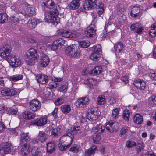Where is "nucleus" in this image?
Listing matches in <instances>:
<instances>
[{"label": "nucleus", "instance_id": "f257e3e1", "mask_svg": "<svg viewBox=\"0 0 156 156\" xmlns=\"http://www.w3.org/2000/svg\"><path fill=\"white\" fill-rule=\"evenodd\" d=\"M11 47L9 45H5L0 49V56L5 58L13 67H17L21 64V62L19 58L11 54Z\"/></svg>", "mask_w": 156, "mask_h": 156}, {"label": "nucleus", "instance_id": "f03ea898", "mask_svg": "<svg viewBox=\"0 0 156 156\" xmlns=\"http://www.w3.org/2000/svg\"><path fill=\"white\" fill-rule=\"evenodd\" d=\"M83 129L80 128L79 126H74L71 127L66 132V133L62 136H67L70 137L71 139V142L69 144L66 145L59 144V149L61 151H65L68 149L70 147L71 142L73 141V139L74 138V134H82L83 135Z\"/></svg>", "mask_w": 156, "mask_h": 156}, {"label": "nucleus", "instance_id": "7ed1b4c3", "mask_svg": "<svg viewBox=\"0 0 156 156\" xmlns=\"http://www.w3.org/2000/svg\"><path fill=\"white\" fill-rule=\"evenodd\" d=\"M59 6H57L52 11L46 12L45 14V22L49 23H51L55 24V23L58 24L57 21V17L59 13L60 10Z\"/></svg>", "mask_w": 156, "mask_h": 156}, {"label": "nucleus", "instance_id": "20e7f679", "mask_svg": "<svg viewBox=\"0 0 156 156\" xmlns=\"http://www.w3.org/2000/svg\"><path fill=\"white\" fill-rule=\"evenodd\" d=\"M66 54L72 57H78L80 55V50L77 44H73L68 46L65 50Z\"/></svg>", "mask_w": 156, "mask_h": 156}, {"label": "nucleus", "instance_id": "39448f33", "mask_svg": "<svg viewBox=\"0 0 156 156\" xmlns=\"http://www.w3.org/2000/svg\"><path fill=\"white\" fill-rule=\"evenodd\" d=\"M27 55L28 60L26 61L28 64L30 66L34 65L35 60L39 57L37 51L33 48H30L27 51Z\"/></svg>", "mask_w": 156, "mask_h": 156}, {"label": "nucleus", "instance_id": "423d86ee", "mask_svg": "<svg viewBox=\"0 0 156 156\" xmlns=\"http://www.w3.org/2000/svg\"><path fill=\"white\" fill-rule=\"evenodd\" d=\"M100 114V111L97 108H92L88 110L86 118L90 121H95L97 119Z\"/></svg>", "mask_w": 156, "mask_h": 156}, {"label": "nucleus", "instance_id": "0eeeda50", "mask_svg": "<svg viewBox=\"0 0 156 156\" xmlns=\"http://www.w3.org/2000/svg\"><path fill=\"white\" fill-rule=\"evenodd\" d=\"M94 50L91 54L90 58L94 61L97 60L101 56L100 53L101 52V46L100 45L95 46Z\"/></svg>", "mask_w": 156, "mask_h": 156}, {"label": "nucleus", "instance_id": "6e6552de", "mask_svg": "<svg viewBox=\"0 0 156 156\" xmlns=\"http://www.w3.org/2000/svg\"><path fill=\"white\" fill-rule=\"evenodd\" d=\"M48 137V135L43 131H40L36 139L33 140L32 142L34 144H37L39 142H44Z\"/></svg>", "mask_w": 156, "mask_h": 156}, {"label": "nucleus", "instance_id": "1a4fd4ad", "mask_svg": "<svg viewBox=\"0 0 156 156\" xmlns=\"http://www.w3.org/2000/svg\"><path fill=\"white\" fill-rule=\"evenodd\" d=\"M96 26L94 24V21L92 22L89 27H87V30L85 31L86 36L87 37H93L96 34Z\"/></svg>", "mask_w": 156, "mask_h": 156}, {"label": "nucleus", "instance_id": "9d476101", "mask_svg": "<svg viewBox=\"0 0 156 156\" xmlns=\"http://www.w3.org/2000/svg\"><path fill=\"white\" fill-rule=\"evenodd\" d=\"M106 129L112 133H115L117 132L119 129L118 124L115 122L109 121V123L106 125Z\"/></svg>", "mask_w": 156, "mask_h": 156}, {"label": "nucleus", "instance_id": "9b49d317", "mask_svg": "<svg viewBox=\"0 0 156 156\" xmlns=\"http://www.w3.org/2000/svg\"><path fill=\"white\" fill-rule=\"evenodd\" d=\"M12 146L8 143L2 144L0 146V153L3 154L11 152L12 149Z\"/></svg>", "mask_w": 156, "mask_h": 156}, {"label": "nucleus", "instance_id": "f8f14e48", "mask_svg": "<svg viewBox=\"0 0 156 156\" xmlns=\"http://www.w3.org/2000/svg\"><path fill=\"white\" fill-rule=\"evenodd\" d=\"M89 99L87 97H82L80 98L76 102V106L79 108H83L89 103Z\"/></svg>", "mask_w": 156, "mask_h": 156}, {"label": "nucleus", "instance_id": "ddd939ff", "mask_svg": "<svg viewBox=\"0 0 156 156\" xmlns=\"http://www.w3.org/2000/svg\"><path fill=\"white\" fill-rule=\"evenodd\" d=\"M30 108L33 111L39 110L41 107L39 101L37 99H34L30 102Z\"/></svg>", "mask_w": 156, "mask_h": 156}, {"label": "nucleus", "instance_id": "4468645a", "mask_svg": "<svg viewBox=\"0 0 156 156\" xmlns=\"http://www.w3.org/2000/svg\"><path fill=\"white\" fill-rule=\"evenodd\" d=\"M16 90L13 89L6 88H3L1 91V94L3 96H12L16 94Z\"/></svg>", "mask_w": 156, "mask_h": 156}, {"label": "nucleus", "instance_id": "2eb2a0df", "mask_svg": "<svg viewBox=\"0 0 156 156\" xmlns=\"http://www.w3.org/2000/svg\"><path fill=\"white\" fill-rule=\"evenodd\" d=\"M96 6V0H88L87 2L84 3L83 8L85 10L93 9Z\"/></svg>", "mask_w": 156, "mask_h": 156}, {"label": "nucleus", "instance_id": "dca6fc26", "mask_svg": "<svg viewBox=\"0 0 156 156\" xmlns=\"http://www.w3.org/2000/svg\"><path fill=\"white\" fill-rule=\"evenodd\" d=\"M64 43V41L62 39L60 38L56 40L53 42L51 46V48L53 50L55 51L58 48H61L63 45Z\"/></svg>", "mask_w": 156, "mask_h": 156}, {"label": "nucleus", "instance_id": "f3484780", "mask_svg": "<svg viewBox=\"0 0 156 156\" xmlns=\"http://www.w3.org/2000/svg\"><path fill=\"white\" fill-rule=\"evenodd\" d=\"M133 84L139 90H143L146 86V83L140 79L134 81Z\"/></svg>", "mask_w": 156, "mask_h": 156}, {"label": "nucleus", "instance_id": "a211bd4d", "mask_svg": "<svg viewBox=\"0 0 156 156\" xmlns=\"http://www.w3.org/2000/svg\"><path fill=\"white\" fill-rule=\"evenodd\" d=\"M36 78L37 82L42 84L47 83L48 81L47 76L43 74H38Z\"/></svg>", "mask_w": 156, "mask_h": 156}, {"label": "nucleus", "instance_id": "6ab92c4d", "mask_svg": "<svg viewBox=\"0 0 156 156\" xmlns=\"http://www.w3.org/2000/svg\"><path fill=\"white\" fill-rule=\"evenodd\" d=\"M47 122V119L44 117H42L39 119H37L32 122V124L37 126L45 125Z\"/></svg>", "mask_w": 156, "mask_h": 156}, {"label": "nucleus", "instance_id": "aec40b11", "mask_svg": "<svg viewBox=\"0 0 156 156\" xmlns=\"http://www.w3.org/2000/svg\"><path fill=\"white\" fill-rule=\"evenodd\" d=\"M50 62L49 58L46 55H43L41 56V59L40 61L41 66L42 67H45L48 65Z\"/></svg>", "mask_w": 156, "mask_h": 156}, {"label": "nucleus", "instance_id": "412c9836", "mask_svg": "<svg viewBox=\"0 0 156 156\" xmlns=\"http://www.w3.org/2000/svg\"><path fill=\"white\" fill-rule=\"evenodd\" d=\"M35 8L32 5H29L26 9L24 15L26 16H31L35 14Z\"/></svg>", "mask_w": 156, "mask_h": 156}, {"label": "nucleus", "instance_id": "4be33fe9", "mask_svg": "<svg viewBox=\"0 0 156 156\" xmlns=\"http://www.w3.org/2000/svg\"><path fill=\"white\" fill-rule=\"evenodd\" d=\"M20 144H28V143L30 140V138L28 135L24 133H22L21 134Z\"/></svg>", "mask_w": 156, "mask_h": 156}, {"label": "nucleus", "instance_id": "5701e85b", "mask_svg": "<svg viewBox=\"0 0 156 156\" xmlns=\"http://www.w3.org/2000/svg\"><path fill=\"white\" fill-rule=\"evenodd\" d=\"M40 23L39 20L34 18L29 20L27 22V25L30 28L33 29L35 27L38 23Z\"/></svg>", "mask_w": 156, "mask_h": 156}, {"label": "nucleus", "instance_id": "b1692460", "mask_svg": "<svg viewBox=\"0 0 156 156\" xmlns=\"http://www.w3.org/2000/svg\"><path fill=\"white\" fill-rule=\"evenodd\" d=\"M140 11V7L136 6H134L131 9L130 15L133 17L136 18L138 16Z\"/></svg>", "mask_w": 156, "mask_h": 156}, {"label": "nucleus", "instance_id": "393cba45", "mask_svg": "<svg viewBox=\"0 0 156 156\" xmlns=\"http://www.w3.org/2000/svg\"><path fill=\"white\" fill-rule=\"evenodd\" d=\"M58 2V0H48L45 2L44 4L47 8L52 9L57 4Z\"/></svg>", "mask_w": 156, "mask_h": 156}, {"label": "nucleus", "instance_id": "a878e982", "mask_svg": "<svg viewBox=\"0 0 156 156\" xmlns=\"http://www.w3.org/2000/svg\"><path fill=\"white\" fill-rule=\"evenodd\" d=\"M105 129V127L101 124L97 125L94 128V130L95 134H100L102 133Z\"/></svg>", "mask_w": 156, "mask_h": 156}, {"label": "nucleus", "instance_id": "bb28decb", "mask_svg": "<svg viewBox=\"0 0 156 156\" xmlns=\"http://www.w3.org/2000/svg\"><path fill=\"white\" fill-rule=\"evenodd\" d=\"M55 149V144L54 143H49L47 144V152L49 154L53 153Z\"/></svg>", "mask_w": 156, "mask_h": 156}, {"label": "nucleus", "instance_id": "cd10ccee", "mask_svg": "<svg viewBox=\"0 0 156 156\" xmlns=\"http://www.w3.org/2000/svg\"><path fill=\"white\" fill-rule=\"evenodd\" d=\"M22 115L23 118L27 119H31L34 118L35 117L34 113L28 111H25L23 112Z\"/></svg>", "mask_w": 156, "mask_h": 156}, {"label": "nucleus", "instance_id": "c85d7f7f", "mask_svg": "<svg viewBox=\"0 0 156 156\" xmlns=\"http://www.w3.org/2000/svg\"><path fill=\"white\" fill-rule=\"evenodd\" d=\"M97 147L95 146H93L85 152V156H94L96 151Z\"/></svg>", "mask_w": 156, "mask_h": 156}, {"label": "nucleus", "instance_id": "c756f323", "mask_svg": "<svg viewBox=\"0 0 156 156\" xmlns=\"http://www.w3.org/2000/svg\"><path fill=\"white\" fill-rule=\"evenodd\" d=\"M143 116L139 114H136L133 117V122L137 124H141L143 121Z\"/></svg>", "mask_w": 156, "mask_h": 156}, {"label": "nucleus", "instance_id": "7c9ffc66", "mask_svg": "<svg viewBox=\"0 0 156 156\" xmlns=\"http://www.w3.org/2000/svg\"><path fill=\"white\" fill-rule=\"evenodd\" d=\"M23 77V75L21 74H17L10 76L9 79L11 81L15 82L22 80Z\"/></svg>", "mask_w": 156, "mask_h": 156}, {"label": "nucleus", "instance_id": "2f4dec72", "mask_svg": "<svg viewBox=\"0 0 156 156\" xmlns=\"http://www.w3.org/2000/svg\"><path fill=\"white\" fill-rule=\"evenodd\" d=\"M102 72L101 67L99 66H96L90 72V74L92 76L98 75Z\"/></svg>", "mask_w": 156, "mask_h": 156}, {"label": "nucleus", "instance_id": "473e14b6", "mask_svg": "<svg viewBox=\"0 0 156 156\" xmlns=\"http://www.w3.org/2000/svg\"><path fill=\"white\" fill-rule=\"evenodd\" d=\"M114 48L115 50L116 51V56L119 57V58H120V57L119 56V55H117V53L120 52L123 49V44L120 42H118L114 45Z\"/></svg>", "mask_w": 156, "mask_h": 156}, {"label": "nucleus", "instance_id": "72a5a7b5", "mask_svg": "<svg viewBox=\"0 0 156 156\" xmlns=\"http://www.w3.org/2000/svg\"><path fill=\"white\" fill-rule=\"evenodd\" d=\"M79 0H72L70 4V7L72 9H76L79 7L80 5Z\"/></svg>", "mask_w": 156, "mask_h": 156}, {"label": "nucleus", "instance_id": "f704fd0d", "mask_svg": "<svg viewBox=\"0 0 156 156\" xmlns=\"http://www.w3.org/2000/svg\"><path fill=\"white\" fill-rule=\"evenodd\" d=\"M149 36L152 38H154L156 35V23L151 25V29L149 30Z\"/></svg>", "mask_w": 156, "mask_h": 156}, {"label": "nucleus", "instance_id": "c9c22d12", "mask_svg": "<svg viewBox=\"0 0 156 156\" xmlns=\"http://www.w3.org/2000/svg\"><path fill=\"white\" fill-rule=\"evenodd\" d=\"M19 18L18 15L14 14L11 16L9 18V22L12 24H16L19 23Z\"/></svg>", "mask_w": 156, "mask_h": 156}, {"label": "nucleus", "instance_id": "e433bc0d", "mask_svg": "<svg viewBox=\"0 0 156 156\" xmlns=\"http://www.w3.org/2000/svg\"><path fill=\"white\" fill-rule=\"evenodd\" d=\"M60 109L62 112L65 114L69 113L71 110L70 105H62Z\"/></svg>", "mask_w": 156, "mask_h": 156}, {"label": "nucleus", "instance_id": "4c0bfd02", "mask_svg": "<svg viewBox=\"0 0 156 156\" xmlns=\"http://www.w3.org/2000/svg\"><path fill=\"white\" fill-rule=\"evenodd\" d=\"M21 151L22 154L25 155H26L27 153L30 151V147L28 144H22L21 145Z\"/></svg>", "mask_w": 156, "mask_h": 156}, {"label": "nucleus", "instance_id": "58836bf2", "mask_svg": "<svg viewBox=\"0 0 156 156\" xmlns=\"http://www.w3.org/2000/svg\"><path fill=\"white\" fill-rule=\"evenodd\" d=\"M119 111L120 109L119 108H115L113 110L112 114V117L114 119L116 120L118 119Z\"/></svg>", "mask_w": 156, "mask_h": 156}, {"label": "nucleus", "instance_id": "ea45409f", "mask_svg": "<svg viewBox=\"0 0 156 156\" xmlns=\"http://www.w3.org/2000/svg\"><path fill=\"white\" fill-rule=\"evenodd\" d=\"M61 129L59 128H55L51 133V135L53 136V137L59 136L61 133Z\"/></svg>", "mask_w": 156, "mask_h": 156}, {"label": "nucleus", "instance_id": "a19ab883", "mask_svg": "<svg viewBox=\"0 0 156 156\" xmlns=\"http://www.w3.org/2000/svg\"><path fill=\"white\" fill-rule=\"evenodd\" d=\"M8 20L7 15L5 13L0 14V23H3Z\"/></svg>", "mask_w": 156, "mask_h": 156}, {"label": "nucleus", "instance_id": "79ce46f5", "mask_svg": "<svg viewBox=\"0 0 156 156\" xmlns=\"http://www.w3.org/2000/svg\"><path fill=\"white\" fill-rule=\"evenodd\" d=\"M130 111L128 110L123 111L122 115L123 119L126 121H129V117L130 115Z\"/></svg>", "mask_w": 156, "mask_h": 156}, {"label": "nucleus", "instance_id": "37998d69", "mask_svg": "<svg viewBox=\"0 0 156 156\" xmlns=\"http://www.w3.org/2000/svg\"><path fill=\"white\" fill-rule=\"evenodd\" d=\"M96 82V80L93 78L87 79L86 80H85V84L88 85L89 87L91 85H95V82Z\"/></svg>", "mask_w": 156, "mask_h": 156}, {"label": "nucleus", "instance_id": "c03bdc74", "mask_svg": "<svg viewBox=\"0 0 156 156\" xmlns=\"http://www.w3.org/2000/svg\"><path fill=\"white\" fill-rule=\"evenodd\" d=\"M98 8L97 9V12L99 14H101L104 11V5L102 2L98 6Z\"/></svg>", "mask_w": 156, "mask_h": 156}, {"label": "nucleus", "instance_id": "a18cd8bd", "mask_svg": "<svg viewBox=\"0 0 156 156\" xmlns=\"http://www.w3.org/2000/svg\"><path fill=\"white\" fill-rule=\"evenodd\" d=\"M79 46L80 47L83 48H87L90 44L88 41H82L79 42Z\"/></svg>", "mask_w": 156, "mask_h": 156}, {"label": "nucleus", "instance_id": "49530a36", "mask_svg": "<svg viewBox=\"0 0 156 156\" xmlns=\"http://www.w3.org/2000/svg\"><path fill=\"white\" fill-rule=\"evenodd\" d=\"M92 139L94 144H98L99 143V142L101 140V136L99 134H95V135H94V136Z\"/></svg>", "mask_w": 156, "mask_h": 156}, {"label": "nucleus", "instance_id": "de8ad7c7", "mask_svg": "<svg viewBox=\"0 0 156 156\" xmlns=\"http://www.w3.org/2000/svg\"><path fill=\"white\" fill-rule=\"evenodd\" d=\"M126 145L128 148H132L136 145V143L131 141H127L126 143Z\"/></svg>", "mask_w": 156, "mask_h": 156}, {"label": "nucleus", "instance_id": "09e8293b", "mask_svg": "<svg viewBox=\"0 0 156 156\" xmlns=\"http://www.w3.org/2000/svg\"><path fill=\"white\" fill-rule=\"evenodd\" d=\"M144 148V143L142 142H140L137 144L136 148L138 153L141 152L143 150Z\"/></svg>", "mask_w": 156, "mask_h": 156}, {"label": "nucleus", "instance_id": "8fccbe9b", "mask_svg": "<svg viewBox=\"0 0 156 156\" xmlns=\"http://www.w3.org/2000/svg\"><path fill=\"white\" fill-rule=\"evenodd\" d=\"M6 112L10 115H15L16 114L17 111L15 109L7 108Z\"/></svg>", "mask_w": 156, "mask_h": 156}, {"label": "nucleus", "instance_id": "3c124183", "mask_svg": "<svg viewBox=\"0 0 156 156\" xmlns=\"http://www.w3.org/2000/svg\"><path fill=\"white\" fill-rule=\"evenodd\" d=\"M105 98L104 96H99L98 98L97 103L98 104H103L105 102Z\"/></svg>", "mask_w": 156, "mask_h": 156}, {"label": "nucleus", "instance_id": "603ef678", "mask_svg": "<svg viewBox=\"0 0 156 156\" xmlns=\"http://www.w3.org/2000/svg\"><path fill=\"white\" fill-rule=\"evenodd\" d=\"M64 102V98L63 97L58 98L57 99L55 102L56 105L59 106L63 103Z\"/></svg>", "mask_w": 156, "mask_h": 156}, {"label": "nucleus", "instance_id": "864d4df0", "mask_svg": "<svg viewBox=\"0 0 156 156\" xmlns=\"http://www.w3.org/2000/svg\"><path fill=\"white\" fill-rule=\"evenodd\" d=\"M79 146L77 145L74 144L69 149V151L74 153H77L79 151Z\"/></svg>", "mask_w": 156, "mask_h": 156}, {"label": "nucleus", "instance_id": "5fc2aeb1", "mask_svg": "<svg viewBox=\"0 0 156 156\" xmlns=\"http://www.w3.org/2000/svg\"><path fill=\"white\" fill-rule=\"evenodd\" d=\"M140 26V23L138 22L132 24L130 26V28L132 30H134L135 29H136L138 27Z\"/></svg>", "mask_w": 156, "mask_h": 156}, {"label": "nucleus", "instance_id": "6e6d98bb", "mask_svg": "<svg viewBox=\"0 0 156 156\" xmlns=\"http://www.w3.org/2000/svg\"><path fill=\"white\" fill-rule=\"evenodd\" d=\"M149 76L151 79L156 81V74L154 71H153L152 73L151 72Z\"/></svg>", "mask_w": 156, "mask_h": 156}, {"label": "nucleus", "instance_id": "4d7b16f0", "mask_svg": "<svg viewBox=\"0 0 156 156\" xmlns=\"http://www.w3.org/2000/svg\"><path fill=\"white\" fill-rule=\"evenodd\" d=\"M20 131L18 128H15L14 129H12L11 130V133H12V134L16 135L18 134V133Z\"/></svg>", "mask_w": 156, "mask_h": 156}, {"label": "nucleus", "instance_id": "13d9d810", "mask_svg": "<svg viewBox=\"0 0 156 156\" xmlns=\"http://www.w3.org/2000/svg\"><path fill=\"white\" fill-rule=\"evenodd\" d=\"M58 111V108H55L52 112V114L55 118H57Z\"/></svg>", "mask_w": 156, "mask_h": 156}, {"label": "nucleus", "instance_id": "bf43d9fd", "mask_svg": "<svg viewBox=\"0 0 156 156\" xmlns=\"http://www.w3.org/2000/svg\"><path fill=\"white\" fill-rule=\"evenodd\" d=\"M128 131V128L126 127H123L121 130V134L122 135H124Z\"/></svg>", "mask_w": 156, "mask_h": 156}, {"label": "nucleus", "instance_id": "052dcab7", "mask_svg": "<svg viewBox=\"0 0 156 156\" xmlns=\"http://www.w3.org/2000/svg\"><path fill=\"white\" fill-rule=\"evenodd\" d=\"M5 85V83L4 80L2 78H0V88H3Z\"/></svg>", "mask_w": 156, "mask_h": 156}, {"label": "nucleus", "instance_id": "680f3d73", "mask_svg": "<svg viewBox=\"0 0 156 156\" xmlns=\"http://www.w3.org/2000/svg\"><path fill=\"white\" fill-rule=\"evenodd\" d=\"M7 107L4 104H0V111H4L6 112Z\"/></svg>", "mask_w": 156, "mask_h": 156}, {"label": "nucleus", "instance_id": "e2e57ef3", "mask_svg": "<svg viewBox=\"0 0 156 156\" xmlns=\"http://www.w3.org/2000/svg\"><path fill=\"white\" fill-rule=\"evenodd\" d=\"M67 89V87L66 85H64L61 86L60 90L61 92H66Z\"/></svg>", "mask_w": 156, "mask_h": 156}, {"label": "nucleus", "instance_id": "0e129e2a", "mask_svg": "<svg viewBox=\"0 0 156 156\" xmlns=\"http://www.w3.org/2000/svg\"><path fill=\"white\" fill-rule=\"evenodd\" d=\"M138 28L136 29L137 30L135 31V32L139 34L141 33L143 30V29L142 28V27L140 26H139Z\"/></svg>", "mask_w": 156, "mask_h": 156}, {"label": "nucleus", "instance_id": "69168bd1", "mask_svg": "<svg viewBox=\"0 0 156 156\" xmlns=\"http://www.w3.org/2000/svg\"><path fill=\"white\" fill-rule=\"evenodd\" d=\"M5 128V125L2 123H0V133L2 132Z\"/></svg>", "mask_w": 156, "mask_h": 156}, {"label": "nucleus", "instance_id": "338daca9", "mask_svg": "<svg viewBox=\"0 0 156 156\" xmlns=\"http://www.w3.org/2000/svg\"><path fill=\"white\" fill-rule=\"evenodd\" d=\"M32 154L34 156H39V152L37 151H35L34 150H32L31 151Z\"/></svg>", "mask_w": 156, "mask_h": 156}, {"label": "nucleus", "instance_id": "774afa93", "mask_svg": "<svg viewBox=\"0 0 156 156\" xmlns=\"http://www.w3.org/2000/svg\"><path fill=\"white\" fill-rule=\"evenodd\" d=\"M145 156H156L154 154L153 152L149 151L147 152L145 154Z\"/></svg>", "mask_w": 156, "mask_h": 156}]
</instances>
